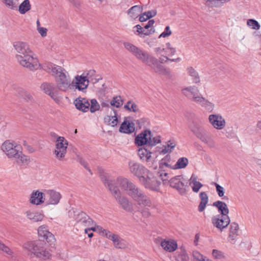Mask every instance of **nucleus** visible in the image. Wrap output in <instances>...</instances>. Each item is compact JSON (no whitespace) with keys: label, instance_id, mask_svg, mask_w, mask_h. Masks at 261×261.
I'll use <instances>...</instances> for the list:
<instances>
[{"label":"nucleus","instance_id":"obj_1","mask_svg":"<svg viewBox=\"0 0 261 261\" xmlns=\"http://www.w3.org/2000/svg\"><path fill=\"white\" fill-rule=\"evenodd\" d=\"M13 47L16 52L15 59L20 65L32 71L41 68L37 56L27 42L15 41L13 43Z\"/></svg>","mask_w":261,"mask_h":261},{"label":"nucleus","instance_id":"obj_2","mask_svg":"<svg viewBox=\"0 0 261 261\" xmlns=\"http://www.w3.org/2000/svg\"><path fill=\"white\" fill-rule=\"evenodd\" d=\"M123 45L126 50L142 63L150 66L155 72L164 76L169 75L170 72L159 63L156 58L131 43L125 42Z\"/></svg>","mask_w":261,"mask_h":261},{"label":"nucleus","instance_id":"obj_3","mask_svg":"<svg viewBox=\"0 0 261 261\" xmlns=\"http://www.w3.org/2000/svg\"><path fill=\"white\" fill-rule=\"evenodd\" d=\"M98 172L101 180L105 185L109 188L111 194L114 196L121 207L126 212H133V204L126 197L121 195V192L118 188L119 186L117 184L116 180L111 179L110 174L102 169H99Z\"/></svg>","mask_w":261,"mask_h":261},{"label":"nucleus","instance_id":"obj_4","mask_svg":"<svg viewBox=\"0 0 261 261\" xmlns=\"http://www.w3.org/2000/svg\"><path fill=\"white\" fill-rule=\"evenodd\" d=\"M116 182L121 189L125 191L139 205L147 207L152 206L150 198L127 178L119 176L116 178Z\"/></svg>","mask_w":261,"mask_h":261},{"label":"nucleus","instance_id":"obj_5","mask_svg":"<svg viewBox=\"0 0 261 261\" xmlns=\"http://www.w3.org/2000/svg\"><path fill=\"white\" fill-rule=\"evenodd\" d=\"M46 69L54 76L58 90L66 92L72 89L70 75L62 67L48 63Z\"/></svg>","mask_w":261,"mask_h":261},{"label":"nucleus","instance_id":"obj_6","mask_svg":"<svg viewBox=\"0 0 261 261\" xmlns=\"http://www.w3.org/2000/svg\"><path fill=\"white\" fill-rule=\"evenodd\" d=\"M1 149L9 159L16 160L20 165H27L30 162V158L22 153L21 145L14 141H5L2 144Z\"/></svg>","mask_w":261,"mask_h":261},{"label":"nucleus","instance_id":"obj_7","mask_svg":"<svg viewBox=\"0 0 261 261\" xmlns=\"http://www.w3.org/2000/svg\"><path fill=\"white\" fill-rule=\"evenodd\" d=\"M23 247L40 260H45L51 257L50 250L46 244L40 240L27 242L23 244Z\"/></svg>","mask_w":261,"mask_h":261},{"label":"nucleus","instance_id":"obj_8","mask_svg":"<svg viewBox=\"0 0 261 261\" xmlns=\"http://www.w3.org/2000/svg\"><path fill=\"white\" fill-rule=\"evenodd\" d=\"M181 91L187 97L203 108L207 111L212 112L214 110L215 105L203 97L197 87L195 86L187 87L183 88Z\"/></svg>","mask_w":261,"mask_h":261},{"label":"nucleus","instance_id":"obj_9","mask_svg":"<svg viewBox=\"0 0 261 261\" xmlns=\"http://www.w3.org/2000/svg\"><path fill=\"white\" fill-rule=\"evenodd\" d=\"M68 141L62 136H57L55 141L53 154L56 159L60 161H63L67 152Z\"/></svg>","mask_w":261,"mask_h":261},{"label":"nucleus","instance_id":"obj_10","mask_svg":"<svg viewBox=\"0 0 261 261\" xmlns=\"http://www.w3.org/2000/svg\"><path fill=\"white\" fill-rule=\"evenodd\" d=\"M154 51L156 56H161L163 58H160V61L162 63L166 62L167 61L172 62H176L178 61V58L172 59L170 57H172L176 50L172 46L169 42H167L165 45L160 47H155Z\"/></svg>","mask_w":261,"mask_h":261},{"label":"nucleus","instance_id":"obj_11","mask_svg":"<svg viewBox=\"0 0 261 261\" xmlns=\"http://www.w3.org/2000/svg\"><path fill=\"white\" fill-rule=\"evenodd\" d=\"M75 220L78 226L84 229L85 233H88L90 231L94 223V221L88 215L83 212H79L75 215Z\"/></svg>","mask_w":261,"mask_h":261},{"label":"nucleus","instance_id":"obj_12","mask_svg":"<svg viewBox=\"0 0 261 261\" xmlns=\"http://www.w3.org/2000/svg\"><path fill=\"white\" fill-rule=\"evenodd\" d=\"M129 170L132 174L139 178L140 182L144 180V177L149 171L144 166L134 162L129 163Z\"/></svg>","mask_w":261,"mask_h":261},{"label":"nucleus","instance_id":"obj_13","mask_svg":"<svg viewBox=\"0 0 261 261\" xmlns=\"http://www.w3.org/2000/svg\"><path fill=\"white\" fill-rule=\"evenodd\" d=\"M141 182L146 188L155 191L159 190L160 182L149 171L145 176L144 180L141 181Z\"/></svg>","mask_w":261,"mask_h":261},{"label":"nucleus","instance_id":"obj_14","mask_svg":"<svg viewBox=\"0 0 261 261\" xmlns=\"http://www.w3.org/2000/svg\"><path fill=\"white\" fill-rule=\"evenodd\" d=\"M230 222V220L229 216L217 215L212 218L213 225L221 231L227 227Z\"/></svg>","mask_w":261,"mask_h":261},{"label":"nucleus","instance_id":"obj_15","mask_svg":"<svg viewBox=\"0 0 261 261\" xmlns=\"http://www.w3.org/2000/svg\"><path fill=\"white\" fill-rule=\"evenodd\" d=\"M46 195V205H56L59 203L62 198L61 193L54 190H48L45 191Z\"/></svg>","mask_w":261,"mask_h":261},{"label":"nucleus","instance_id":"obj_16","mask_svg":"<svg viewBox=\"0 0 261 261\" xmlns=\"http://www.w3.org/2000/svg\"><path fill=\"white\" fill-rule=\"evenodd\" d=\"M208 121L213 127L217 129H222L226 125L224 118L219 114L210 115Z\"/></svg>","mask_w":261,"mask_h":261},{"label":"nucleus","instance_id":"obj_17","mask_svg":"<svg viewBox=\"0 0 261 261\" xmlns=\"http://www.w3.org/2000/svg\"><path fill=\"white\" fill-rule=\"evenodd\" d=\"M89 80L85 76V74L76 75L72 82V86L79 91H83L86 90L89 85Z\"/></svg>","mask_w":261,"mask_h":261},{"label":"nucleus","instance_id":"obj_18","mask_svg":"<svg viewBox=\"0 0 261 261\" xmlns=\"http://www.w3.org/2000/svg\"><path fill=\"white\" fill-rule=\"evenodd\" d=\"M151 131L149 129H145L139 133L135 139V143L137 146H143L145 145H149L150 135Z\"/></svg>","mask_w":261,"mask_h":261},{"label":"nucleus","instance_id":"obj_19","mask_svg":"<svg viewBox=\"0 0 261 261\" xmlns=\"http://www.w3.org/2000/svg\"><path fill=\"white\" fill-rule=\"evenodd\" d=\"M38 237L47 242H53L55 240L54 236L50 232L46 225H42L37 229Z\"/></svg>","mask_w":261,"mask_h":261},{"label":"nucleus","instance_id":"obj_20","mask_svg":"<svg viewBox=\"0 0 261 261\" xmlns=\"http://www.w3.org/2000/svg\"><path fill=\"white\" fill-rule=\"evenodd\" d=\"M45 201V194L39 190L33 191L31 194L29 202L32 204L39 205L43 204Z\"/></svg>","mask_w":261,"mask_h":261},{"label":"nucleus","instance_id":"obj_21","mask_svg":"<svg viewBox=\"0 0 261 261\" xmlns=\"http://www.w3.org/2000/svg\"><path fill=\"white\" fill-rule=\"evenodd\" d=\"M40 88L44 93L49 95L55 101L58 100L57 93L55 91V86L53 84L44 83L41 85Z\"/></svg>","mask_w":261,"mask_h":261},{"label":"nucleus","instance_id":"obj_22","mask_svg":"<svg viewBox=\"0 0 261 261\" xmlns=\"http://www.w3.org/2000/svg\"><path fill=\"white\" fill-rule=\"evenodd\" d=\"M161 246L166 252H172L176 250L178 245L174 240L168 238L161 240Z\"/></svg>","mask_w":261,"mask_h":261},{"label":"nucleus","instance_id":"obj_23","mask_svg":"<svg viewBox=\"0 0 261 261\" xmlns=\"http://www.w3.org/2000/svg\"><path fill=\"white\" fill-rule=\"evenodd\" d=\"M73 103L75 108L83 112H87L89 110L90 102L86 98L79 97L76 98Z\"/></svg>","mask_w":261,"mask_h":261},{"label":"nucleus","instance_id":"obj_24","mask_svg":"<svg viewBox=\"0 0 261 261\" xmlns=\"http://www.w3.org/2000/svg\"><path fill=\"white\" fill-rule=\"evenodd\" d=\"M175 147V143L169 141L162 147H156L155 148L154 152L156 154V156L159 155H165L172 152Z\"/></svg>","mask_w":261,"mask_h":261},{"label":"nucleus","instance_id":"obj_25","mask_svg":"<svg viewBox=\"0 0 261 261\" xmlns=\"http://www.w3.org/2000/svg\"><path fill=\"white\" fill-rule=\"evenodd\" d=\"M173 161L171 159L170 155H166L162 159L159 163V168L163 169L165 167H169L172 169L179 168V159L177 160L175 165H173Z\"/></svg>","mask_w":261,"mask_h":261},{"label":"nucleus","instance_id":"obj_26","mask_svg":"<svg viewBox=\"0 0 261 261\" xmlns=\"http://www.w3.org/2000/svg\"><path fill=\"white\" fill-rule=\"evenodd\" d=\"M103 121L108 125L112 127L116 126L118 122L117 111L113 110V113L106 116L104 117Z\"/></svg>","mask_w":261,"mask_h":261},{"label":"nucleus","instance_id":"obj_27","mask_svg":"<svg viewBox=\"0 0 261 261\" xmlns=\"http://www.w3.org/2000/svg\"><path fill=\"white\" fill-rule=\"evenodd\" d=\"M25 214L28 219L34 222H41L44 218V214L39 212L29 210L26 211Z\"/></svg>","mask_w":261,"mask_h":261},{"label":"nucleus","instance_id":"obj_28","mask_svg":"<svg viewBox=\"0 0 261 261\" xmlns=\"http://www.w3.org/2000/svg\"><path fill=\"white\" fill-rule=\"evenodd\" d=\"M135 124L130 121L124 120L119 128V132L125 134H131L135 131Z\"/></svg>","mask_w":261,"mask_h":261},{"label":"nucleus","instance_id":"obj_29","mask_svg":"<svg viewBox=\"0 0 261 261\" xmlns=\"http://www.w3.org/2000/svg\"><path fill=\"white\" fill-rule=\"evenodd\" d=\"M213 205L218 208L220 216H228L229 209L224 202L220 200L216 201L213 203Z\"/></svg>","mask_w":261,"mask_h":261},{"label":"nucleus","instance_id":"obj_30","mask_svg":"<svg viewBox=\"0 0 261 261\" xmlns=\"http://www.w3.org/2000/svg\"><path fill=\"white\" fill-rule=\"evenodd\" d=\"M109 239L113 241L115 247L118 248H124L127 246V243L124 240L120 238L117 235L112 233L109 237Z\"/></svg>","mask_w":261,"mask_h":261},{"label":"nucleus","instance_id":"obj_31","mask_svg":"<svg viewBox=\"0 0 261 261\" xmlns=\"http://www.w3.org/2000/svg\"><path fill=\"white\" fill-rule=\"evenodd\" d=\"M143 11V8L141 6L136 5L131 7L127 11V14L132 19H135L138 18Z\"/></svg>","mask_w":261,"mask_h":261},{"label":"nucleus","instance_id":"obj_32","mask_svg":"<svg viewBox=\"0 0 261 261\" xmlns=\"http://www.w3.org/2000/svg\"><path fill=\"white\" fill-rule=\"evenodd\" d=\"M151 154L152 152L144 147L141 146L138 150V154L142 161H149L151 159Z\"/></svg>","mask_w":261,"mask_h":261},{"label":"nucleus","instance_id":"obj_33","mask_svg":"<svg viewBox=\"0 0 261 261\" xmlns=\"http://www.w3.org/2000/svg\"><path fill=\"white\" fill-rule=\"evenodd\" d=\"M200 202L198 206V210L199 212H203L208 202V197L205 192H201L199 194Z\"/></svg>","mask_w":261,"mask_h":261},{"label":"nucleus","instance_id":"obj_34","mask_svg":"<svg viewBox=\"0 0 261 261\" xmlns=\"http://www.w3.org/2000/svg\"><path fill=\"white\" fill-rule=\"evenodd\" d=\"M97 232L99 234L107 238H109V237L112 234V233L107 229H105L101 226L96 225L94 222V225L91 228L90 231Z\"/></svg>","mask_w":261,"mask_h":261},{"label":"nucleus","instance_id":"obj_35","mask_svg":"<svg viewBox=\"0 0 261 261\" xmlns=\"http://www.w3.org/2000/svg\"><path fill=\"white\" fill-rule=\"evenodd\" d=\"M186 71L187 72V74L191 77L193 83L195 84L200 83V76L198 73L194 68L192 67H187Z\"/></svg>","mask_w":261,"mask_h":261},{"label":"nucleus","instance_id":"obj_36","mask_svg":"<svg viewBox=\"0 0 261 261\" xmlns=\"http://www.w3.org/2000/svg\"><path fill=\"white\" fill-rule=\"evenodd\" d=\"M198 138L201 141L205 143L210 148H214L215 147V142L212 138L207 135L205 132L203 133Z\"/></svg>","mask_w":261,"mask_h":261},{"label":"nucleus","instance_id":"obj_37","mask_svg":"<svg viewBox=\"0 0 261 261\" xmlns=\"http://www.w3.org/2000/svg\"><path fill=\"white\" fill-rule=\"evenodd\" d=\"M191 130L199 138L203 133L205 132L204 129L201 127L198 124L195 122L191 124L190 126Z\"/></svg>","mask_w":261,"mask_h":261},{"label":"nucleus","instance_id":"obj_38","mask_svg":"<svg viewBox=\"0 0 261 261\" xmlns=\"http://www.w3.org/2000/svg\"><path fill=\"white\" fill-rule=\"evenodd\" d=\"M31 5L29 0H24L19 5L18 11L21 14H24L30 11Z\"/></svg>","mask_w":261,"mask_h":261},{"label":"nucleus","instance_id":"obj_39","mask_svg":"<svg viewBox=\"0 0 261 261\" xmlns=\"http://www.w3.org/2000/svg\"><path fill=\"white\" fill-rule=\"evenodd\" d=\"M123 99L120 96H114L110 101V103L113 107L119 108L123 105Z\"/></svg>","mask_w":261,"mask_h":261},{"label":"nucleus","instance_id":"obj_40","mask_svg":"<svg viewBox=\"0 0 261 261\" xmlns=\"http://www.w3.org/2000/svg\"><path fill=\"white\" fill-rule=\"evenodd\" d=\"M100 106L96 99H92L90 102L89 110L91 113H93L99 110Z\"/></svg>","mask_w":261,"mask_h":261},{"label":"nucleus","instance_id":"obj_41","mask_svg":"<svg viewBox=\"0 0 261 261\" xmlns=\"http://www.w3.org/2000/svg\"><path fill=\"white\" fill-rule=\"evenodd\" d=\"M125 110L132 112H136L139 110L137 105L131 101H128L124 106Z\"/></svg>","mask_w":261,"mask_h":261},{"label":"nucleus","instance_id":"obj_42","mask_svg":"<svg viewBox=\"0 0 261 261\" xmlns=\"http://www.w3.org/2000/svg\"><path fill=\"white\" fill-rule=\"evenodd\" d=\"M193 257L194 261H212L197 251L193 252Z\"/></svg>","mask_w":261,"mask_h":261},{"label":"nucleus","instance_id":"obj_43","mask_svg":"<svg viewBox=\"0 0 261 261\" xmlns=\"http://www.w3.org/2000/svg\"><path fill=\"white\" fill-rule=\"evenodd\" d=\"M161 142V139L160 136L153 137L152 132L150 135V140H149V145L150 146H154L157 144Z\"/></svg>","mask_w":261,"mask_h":261},{"label":"nucleus","instance_id":"obj_44","mask_svg":"<svg viewBox=\"0 0 261 261\" xmlns=\"http://www.w3.org/2000/svg\"><path fill=\"white\" fill-rule=\"evenodd\" d=\"M247 24L249 27H251V28L253 30H259L260 27L257 21L253 19H248Z\"/></svg>","mask_w":261,"mask_h":261},{"label":"nucleus","instance_id":"obj_45","mask_svg":"<svg viewBox=\"0 0 261 261\" xmlns=\"http://www.w3.org/2000/svg\"><path fill=\"white\" fill-rule=\"evenodd\" d=\"M212 255L214 258L217 259H222L225 257L223 252L217 249L213 250Z\"/></svg>","mask_w":261,"mask_h":261},{"label":"nucleus","instance_id":"obj_46","mask_svg":"<svg viewBox=\"0 0 261 261\" xmlns=\"http://www.w3.org/2000/svg\"><path fill=\"white\" fill-rule=\"evenodd\" d=\"M170 186L178 190L179 189V176H175L170 180Z\"/></svg>","mask_w":261,"mask_h":261},{"label":"nucleus","instance_id":"obj_47","mask_svg":"<svg viewBox=\"0 0 261 261\" xmlns=\"http://www.w3.org/2000/svg\"><path fill=\"white\" fill-rule=\"evenodd\" d=\"M172 34V31L169 26H167L165 30L159 36V38H167Z\"/></svg>","mask_w":261,"mask_h":261},{"label":"nucleus","instance_id":"obj_48","mask_svg":"<svg viewBox=\"0 0 261 261\" xmlns=\"http://www.w3.org/2000/svg\"><path fill=\"white\" fill-rule=\"evenodd\" d=\"M155 30H153L152 28L150 29L149 30H147V29H145V27L143 28V30L142 32L139 35L141 38H144L145 36H149L153 33H154Z\"/></svg>","mask_w":261,"mask_h":261},{"label":"nucleus","instance_id":"obj_49","mask_svg":"<svg viewBox=\"0 0 261 261\" xmlns=\"http://www.w3.org/2000/svg\"><path fill=\"white\" fill-rule=\"evenodd\" d=\"M180 261H189V257L185 248L180 246Z\"/></svg>","mask_w":261,"mask_h":261},{"label":"nucleus","instance_id":"obj_50","mask_svg":"<svg viewBox=\"0 0 261 261\" xmlns=\"http://www.w3.org/2000/svg\"><path fill=\"white\" fill-rule=\"evenodd\" d=\"M0 250L5 252V253L11 255L13 254V252L10 248L8 246H6L3 243L0 241Z\"/></svg>","mask_w":261,"mask_h":261},{"label":"nucleus","instance_id":"obj_51","mask_svg":"<svg viewBox=\"0 0 261 261\" xmlns=\"http://www.w3.org/2000/svg\"><path fill=\"white\" fill-rule=\"evenodd\" d=\"M239 229V225L236 222H232L230 225V232L229 233H233L237 234Z\"/></svg>","mask_w":261,"mask_h":261},{"label":"nucleus","instance_id":"obj_52","mask_svg":"<svg viewBox=\"0 0 261 261\" xmlns=\"http://www.w3.org/2000/svg\"><path fill=\"white\" fill-rule=\"evenodd\" d=\"M216 187V192L219 197H223L224 195V189L223 187L217 183H214Z\"/></svg>","mask_w":261,"mask_h":261},{"label":"nucleus","instance_id":"obj_53","mask_svg":"<svg viewBox=\"0 0 261 261\" xmlns=\"http://www.w3.org/2000/svg\"><path fill=\"white\" fill-rule=\"evenodd\" d=\"M192 184L193 185L192 187V190L195 193H197L199 191L200 189L203 186V185L199 181Z\"/></svg>","mask_w":261,"mask_h":261},{"label":"nucleus","instance_id":"obj_54","mask_svg":"<svg viewBox=\"0 0 261 261\" xmlns=\"http://www.w3.org/2000/svg\"><path fill=\"white\" fill-rule=\"evenodd\" d=\"M142 30L143 27H142L140 24H137L133 28V32L137 36H139V35L142 32Z\"/></svg>","mask_w":261,"mask_h":261},{"label":"nucleus","instance_id":"obj_55","mask_svg":"<svg viewBox=\"0 0 261 261\" xmlns=\"http://www.w3.org/2000/svg\"><path fill=\"white\" fill-rule=\"evenodd\" d=\"M230 0H207V5L211 6V7H217L218 1H224V2H229Z\"/></svg>","mask_w":261,"mask_h":261},{"label":"nucleus","instance_id":"obj_56","mask_svg":"<svg viewBox=\"0 0 261 261\" xmlns=\"http://www.w3.org/2000/svg\"><path fill=\"white\" fill-rule=\"evenodd\" d=\"M189 161L186 158H180V169L185 168L188 164Z\"/></svg>","mask_w":261,"mask_h":261},{"label":"nucleus","instance_id":"obj_57","mask_svg":"<svg viewBox=\"0 0 261 261\" xmlns=\"http://www.w3.org/2000/svg\"><path fill=\"white\" fill-rule=\"evenodd\" d=\"M3 3L11 9H14V4L13 0H2Z\"/></svg>","mask_w":261,"mask_h":261},{"label":"nucleus","instance_id":"obj_58","mask_svg":"<svg viewBox=\"0 0 261 261\" xmlns=\"http://www.w3.org/2000/svg\"><path fill=\"white\" fill-rule=\"evenodd\" d=\"M37 31L42 37H45L47 36V29L44 27L38 28Z\"/></svg>","mask_w":261,"mask_h":261},{"label":"nucleus","instance_id":"obj_59","mask_svg":"<svg viewBox=\"0 0 261 261\" xmlns=\"http://www.w3.org/2000/svg\"><path fill=\"white\" fill-rule=\"evenodd\" d=\"M82 74H85V76H86L88 80H89L95 74V71L94 70H90L84 72Z\"/></svg>","mask_w":261,"mask_h":261},{"label":"nucleus","instance_id":"obj_60","mask_svg":"<svg viewBox=\"0 0 261 261\" xmlns=\"http://www.w3.org/2000/svg\"><path fill=\"white\" fill-rule=\"evenodd\" d=\"M158 175L163 181H166L168 179V173L165 172L164 171L158 172Z\"/></svg>","mask_w":261,"mask_h":261},{"label":"nucleus","instance_id":"obj_61","mask_svg":"<svg viewBox=\"0 0 261 261\" xmlns=\"http://www.w3.org/2000/svg\"><path fill=\"white\" fill-rule=\"evenodd\" d=\"M154 23V21L153 19L149 20L147 23L144 26L145 29H147V30H149L151 28L153 29V30H154L153 25Z\"/></svg>","mask_w":261,"mask_h":261},{"label":"nucleus","instance_id":"obj_62","mask_svg":"<svg viewBox=\"0 0 261 261\" xmlns=\"http://www.w3.org/2000/svg\"><path fill=\"white\" fill-rule=\"evenodd\" d=\"M238 234V233H237V234L229 233L228 238L229 239V241L230 242V243H231L232 244H234L236 243V238Z\"/></svg>","mask_w":261,"mask_h":261},{"label":"nucleus","instance_id":"obj_63","mask_svg":"<svg viewBox=\"0 0 261 261\" xmlns=\"http://www.w3.org/2000/svg\"><path fill=\"white\" fill-rule=\"evenodd\" d=\"M147 16H148V19L154 17L156 14V12L155 10H150L147 12H144Z\"/></svg>","mask_w":261,"mask_h":261},{"label":"nucleus","instance_id":"obj_64","mask_svg":"<svg viewBox=\"0 0 261 261\" xmlns=\"http://www.w3.org/2000/svg\"><path fill=\"white\" fill-rule=\"evenodd\" d=\"M141 213L142 215V216L144 217H148L150 215V213L149 212V210L147 208H144L141 210Z\"/></svg>","mask_w":261,"mask_h":261}]
</instances>
